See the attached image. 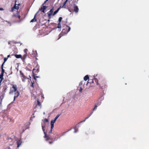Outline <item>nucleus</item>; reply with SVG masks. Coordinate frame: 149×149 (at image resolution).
<instances>
[{"label":"nucleus","mask_w":149,"mask_h":149,"mask_svg":"<svg viewBox=\"0 0 149 149\" xmlns=\"http://www.w3.org/2000/svg\"><path fill=\"white\" fill-rule=\"evenodd\" d=\"M62 36V35H61V34H60L59 35V38H58V39H60V38H61V37Z\"/></svg>","instance_id":"obj_36"},{"label":"nucleus","mask_w":149,"mask_h":149,"mask_svg":"<svg viewBox=\"0 0 149 149\" xmlns=\"http://www.w3.org/2000/svg\"><path fill=\"white\" fill-rule=\"evenodd\" d=\"M17 2V1L16 0L15 1V4L14 6L13 7L12 9H18L19 8V7L18 6H16V2Z\"/></svg>","instance_id":"obj_21"},{"label":"nucleus","mask_w":149,"mask_h":149,"mask_svg":"<svg viewBox=\"0 0 149 149\" xmlns=\"http://www.w3.org/2000/svg\"><path fill=\"white\" fill-rule=\"evenodd\" d=\"M8 59L7 58H4V62L2 64L1 66V74H0V86L1 85V83L2 82V80L3 79V75L4 73L5 72V70L3 69V66L4 63Z\"/></svg>","instance_id":"obj_2"},{"label":"nucleus","mask_w":149,"mask_h":149,"mask_svg":"<svg viewBox=\"0 0 149 149\" xmlns=\"http://www.w3.org/2000/svg\"><path fill=\"white\" fill-rule=\"evenodd\" d=\"M8 149H10V148H9Z\"/></svg>","instance_id":"obj_47"},{"label":"nucleus","mask_w":149,"mask_h":149,"mask_svg":"<svg viewBox=\"0 0 149 149\" xmlns=\"http://www.w3.org/2000/svg\"><path fill=\"white\" fill-rule=\"evenodd\" d=\"M47 7L46 6L42 5L41 8L39 9V10L41 11L42 12L45 13V10L47 8Z\"/></svg>","instance_id":"obj_12"},{"label":"nucleus","mask_w":149,"mask_h":149,"mask_svg":"<svg viewBox=\"0 0 149 149\" xmlns=\"http://www.w3.org/2000/svg\"><path fill=\"white\" fill-rule=\"evenodd\" d=\"M1 135L0 134V137H1Z\"/></svg>","instance_id":"obj_46"},{"label":"nucleus","mask_w":149,"mask_h":149,"mask_svg":"<svg viewBox=\"0 0 149 149\" xmlns=\"http://www.w3.org/2000/svg\"><path fill=\"white\" fill-rule=\"evenodd\" d=\"M44 122H48V120L47 119L45 118L44 120Z\"/></svg>","instance_id":"obj_35"},{"label":"nucleus","mask_w":149,"mask_h":149,"mask_svg":"<svg viewBox=\"0 0 149 149\" xmlns=\"http://www.w3.org/2000/svg\"><path fill=\"white\" fill-rule=\"evenodd\" d=\"M82 82H80L79 84V85H80L81 84H82Z\"/></svg>","instance_id":"obj_42"},{"label":"nucleus","mask_w":149,"mask_h":149,"mask_svg":"<svg viewBox=\"0 0 149 149\" xmlns=\"http://www.w3.org/2000/svg\"><path fill=\"white\" fill-rule=\"evenodd\" d=\"M54 11V8H53L47 13V14L48 15V17L49 19L51 18L52 15H53Z\"/></svg>","instance_id":"obj_8"},{"label":"nucleus","mask_w":149,"mask_h":149,"mask_svg":"<svg viewBox=\"0 0 149 149\" xmlns=\"http://www.w3.org/2000/svg\"><path fill=\"white\" fill-rule=\"evenodd\" d=\"M70 28L68 26H67L65 29H64L63 30L62 32L65 34H67L70 31Z\"/></svg>","instance_id":"obj_9"},{"label":"nucleus","mask_w":149,"mask_h":149,"mask_svg":"<svg viewBox=\"0 0 149 149\" xmlns=\"http://www.w3.org/2000/svg\"><path fill=\"white\" fill-rule=\"evenodd\" d=\"M16 143L17 145V148H18L21 145L22 141L20 140H18L17 141Z\"/></svg>","instance_id":"obj_15"},{"label":"nucleus","mask_w":149,"mask_h":149,"mask_svg":"<svg viewBox=\"0 0 149 149\" xmlns=\"http://www.w3.org/2000/svg\"><path fill=\"white\" fill-rule=\"evenodd\" d=\"M58 28H60L61 27V23L59 22V23L58 24Z\"/></svg>","instance_id":"obj_34"},{"label":"nucleus","mask_w":149,"mask_h":149,"mask_svg":"<svg viewBox=\"0 0 149 149\" xmlns=\"http://www.w3.org/2000/svg\"><path fill=\"white\" fill-rule=\"evenodd\" d=\"M78 0H77V2H76V3H78Z\"/></svg>","instance_id":"obj_43"},{"label":"nucleus","mask_w":149,"mask_h":149,"mask_svg":"<svg viewBox=\"0 0 149 149\" xmlns=\"http://www.w3.org/2000/svg\"><path fill=\"white\" fill-rule=\"evenodd\" d=\"M61 7V6H60L59 8H58V9L55 11L53 12V16H54L59 11V10L60 9Z\"/></svg>","instance_id":"obj_20"},{"label":"nucleus","mask_w":149,"mask_h":149,"mask_svg":"<svg viewBox=\"0 0 149 149\" xmlns=\"http://www.w3.org/2000/svg\"><path fill=\"white\" fill-rule=\"evenodd\" d=\"M97 106H98L97 105H96V104H95L94 108L93 109V111H94L95 110L97 109Z\"/></svg>","instance_id":"obj_29"},{"label":"nucleus","mask_w":149,"mask_h":149,"mask_svg":"<svg viewBox=\"0 0 149 149\" xmlns=\"http://www.w3.org/2000/svg\"><path fill=\"white\" fill-rule=\"evenodd\" d=\"M68 0H66L63 3V6L61 8H65L66 7V6H65V4H66V2Z\"/></svg>","instance_id":"obj_26"},{"label":"nucleus","mask_w":149,"mask_h":149,"mask_svg":"<svg viewBox=\"0 0 149 149\" xmlns=\"http://www.w3.org/2000/svg\"><path fill=\"white\" fill-rule=\"evenodd\" d=\"M14 100H15V99L17 98L19 95V93L18 90L15 92H14Z\"/></svg>","instance_id":"obj_13"},{"label":"nucleus","mask_w":149,"mask_h":149,"mask_svg":"<svg viewBox=\"0 0 149 149\" xmlns=\"http://www.w3.org/2000/svg\"><path fill=\"white\" fill-rule=\"evenodd\" d=\"M20 74L21 75V78L22 81L23 82H25L26 81V80L27 79H29L26 77L24 75L23 73H21L20 72Z\"/></svg>","instance_id":"obj_10"},{"label":"nucleus","mask_w":149,"mask_h":149,"mask_svg":"<svg viewBox=\"0 0 149 149\" xmlns=\"http://www.w3.org/2000/svg\"><path fill=\"white\" fill-rule=\"evenodd\" d=\"M55 122V121L53 120H52L51 121V130L49 132V134L51 133L52 132V130L54 127V124Z\"/></svg>","instance_id":"obj_11"},{"label":"nucleus","mask_w":149,"mask_h":149,"mask_svg":"<svg viewBox=\"0 0 149 149\" xmlns=\"http://www.w3.org/2000/svg\"><path fill=\"white\" fill-rule=\"evenodd\" d=\"M98 81V79L96 78H94L92 79L88 80V82L86 84V85L88 83H90V84L91 85V86H94V85L93 84L94 83V82L96 83L97 85H98L99 83Z\"/></svg>","instance_id":"obj_4"},{"label":"nucleus","mask_w":149,"mask_h":149,"mask_svg":"<svg viewBox=\"0 0 149 149\" xmlns=\"http://www.w3.org/2000/svg\"><path fill=\"white\" fill-rule=\"evenodd\" d=\"M10 55H8L7 57V58H8L10 57Z\"/></svg>","instance_id":"obj_41"},{"label":"nucleus","mask_w":149,"mask_h":149,"mask_svg":"<svg viewBox=\"0 0 149 149\" xmlns=\"http://www.w3.org/2000/svg\"><path fill=\"white\" fill-rule=\"evenodd\" d=\"M39 71V66L38 64L37 63L36 67L34 68L32 71V73L33 74L35 73H38Z\"/></svg>","instance_id":"obj_7"},{"label":"nucleus","mask_w":149,"mask_h":149,"mask_svg":"<svg viewBox=\"0 0 149 149\" xmlns=\"http://www.w3.org/2000/svg\"><path fill=\"white\" fill-rule=\"evenodd\" d=\"M93 112H92L91 113H90V115L88 116L84 120H83V121H81V122H84L85 121V120H86L88 118H89V117L93 113Z\"/></svg>","instance_id":"obj_24"},{"label":"nucleus","mask_w":149,"mask_h":149,"mask_svg":"<svg viewBox=\"0 0 149 149\" xmlns=\"http://www.w3.org/2000/svg\"><path fill=\"white\" fill-rule=\"evenodd\" d=\"M14 56L17 58H22V56L20 54H15Z\"/></svg>","instance_id":"obj_22"},{"label":"nucleus","mask_w":149,"mask_h":149,"mask_svg":"<svg viewBox=\"0 0 149 149\" xmlns=\"http://www.w3.org/2000/svg\"><path fill=\"white\" fill-rule=\"evenodd\" d=\"M13 17H16L18 18L19 20H21L20 19V17H21L19 15V13H17V14H14L13 15Z\"/></svg>","instance_id":"obj_17"},{"label":"nucleus","mask_w":149,"mask_h":149,"mask_svg":"<svg viewBox=\"0 0 149 149\" xmlns=\"http://www.w3.org/2000/svg\"><path fill=\"white\" fill-rule=\"evenodd\" d=\"M27 56V53L25 54L21 58L23 61H24Z\"/></svg>","instance_id":"obj_19"},{"label":"nucleus","mask_w":149,"mask_h":149,"mask_svg":"<svg viewBox=\"0 0 149 149\" xmlns=\"http://www.w3.org/2000/svg\"><path fill=\"white\" fill-rule=\"evenodd\" d=\"M60 114H58L56 117L54 119V120H54L55 122L56 121L57 119L60 116Z\"/></svg>","instance_id":"obj_27"},{"label":"nucleus","mask_w":149,"mask_h":149,"mask_svg":"<svg viewBox=\"0 0 149 149\" xmlns=\"http://www.w3.org/2000/svg\"><path fill=\"white\" fill-rule=\"evenodd\" d=\"M107 85L106 82L104 80H102L100 84V87L102 89H103L106 88Z\"/></svg>","instance_id":"obj_5"},{"label":"nucleus","mask_w":149,"mask_h":149,"mask_svg":"<svg viewBox=\"0 0 149 149\" xmlns=\"http://www.w3.org/2000/svg\"><path fill=\"white\" fill-rule=\"evenodd\" d=\"M28 51V50L27 49H25L24 50V52L25 54L27 53V52Z\"/></svg>","instance_id":"obj_33"},{"label":"nucleus","mask_w":149,"mask_h":149,"mask_svg":"<svg viewBox=\"0 0 149 149\" xmlns=\"http://www.w3.org/2000/svg\"><path fill=\"white\" fill-rule=\"evenodd\" d=\"M103 98L102 99V97L100 98H99L97 101V103L96 104L97 105V106L100 105L101 103V102Z\"/></svg>","instance_id":"obj_14"},{"label":"nucleus","mask_w":149,"mask_h":149,"mask_svg":"<svg viewBox=\"0 0 149 149\" xmlns=\"http://www.w3.org/2000/svg\"><path fill=\"white\" fill-rule=\"evenodd\" d=\"M48 1V0H46V1H45L44 3L42 4V6L45 3Z\"/></svg>","instance_id":"obj_37"},{"label":"nucleus","mask_w":149,"mask_h":149,"mask_svg":"<svg viewBox=\"0 0 149 149\" xmlns=\"http://www.w3.org/2000/svg\"><path fill=\"white\" fill-rule=\"evenodd\" d=\"M7 88V86H6V85L5 86H4L2 89V91L3 92H4V93H5L6 92V90Z\"/></svg>","instance_id":"obj_23"},{"label":"nucleus","mask_w":149,"mask_h":149,"mask_svg":"<svg viewBox=\"0 0 149 149\" xmlns=\"http://www.w3.org/2000/svg\"><path fill=\"white\" fill-rule=\"evenodd\" d=\"M77 131V130L76 128H75V131L74 132L76 133Z\"/></svg>","instance_id":"obj_39"},{"label":"nucleus","mask_w":149,"mask_h":149,"mask_svg":"<svg viewBox=\"0 0 149 149\" xmlns=\"http://www.w3.org/2000/svg\"><path fill=\"white\" fill-rule=\"evenodd\" d=\"M42 130L43 131L44 134H45L44 138L46 139V140L48 142L49 144H52L53 143V141H54V140L51 141H49V140H53V138L52 137L49 135H47V133L45 132V126L42 125Z\"/></svg>","instance_id":"obj_1"},{"label":"nucleus","mask_w":149,"mask_h":149,"mask_svg":"<svg viewBox=\"0 0 149 149\" xmlns=\"http://www.w3.org/2000/svg\"><path fill=\"white\" fill-rule=\"evenodd\" d=\"M38 13V12L36 14H35V15H34V18L30 21L31 22H36L37 21V20H36V15H37V14Z\"/></svg>","instance_id":"obj_16"},{"label":"nucleus","mask_w":149,"mask_h":149,"mask_svg":"<svg viewBox=\"0 0 149 149\" xmlns=\"http://www.w3.org/2000/svg\"><path fill=\"white\" fill-rule=\"evenodd\" d=\"M11 87L10 88L9 94H13L14 92H15L17 90V87L16 84H11Z\"/></svg>","instance_id":"obj_3"},{"label":"nucleus","mask_w":149,"mask_h":149,"mask_svg":"<svg viewBox=\"0 0 149 149\" xmlns=\"http://www.w3.org/2000/svg\"><path fill=\"white\" fill-rule=\"evenodd\" d=\"M89 79V76L88 75H86L84 77V80L86 81Z\"/></svg>","instance_id":"obj_25"},{"label":"nucleus","mask_w":149,"mask_h":149,"mask_svg":"<svg viewBox=\"0 0 149 149\" xmlns=\"http://www.w3.org/2000/svg\"><path fill=\"white\" fill-rule=\"evenodd\" d=\"M4 94L0 96V107L2 105V101L4 98Z\"/></svg>","instance_id":"obj_18"},{"label":"nucleus","mask_w":149,"mask_h":149,"mask_svg":"<svg viewBox=\"0 0 149 149\" xmlns=\"http://www.w3.org/2000/svg\"><path fill=\"white\" fill-rule=\"evenodd\" d=\"M74 10H72V9H70V8H69L68 9L69 11L70 12H74L76 13H78L79 10V8H78V7L75 4L74 5Z\"/></svg>","instance_id":"obj_6"},{"label":"nucleus","mask_w":149,"mask_h":149,"mask_svg":"<svg viewBox=\"0 0 149 149\" xmlns=\"http://www.w3.org/2000/svg\"><path fill=\"white\" fill-rule=\"evenodd\" d=\"M4 9L3 8H0V10H3Z\"/></svg>","instance_id":"obj_38"},{"label":"nucleus","mask_w":149,"mask_h":149,"mask_svg":"<svg viewBox=\"0 0 149 149\" xmlns=\"http://www.w3.org/2000/svg\"><path fill=\"white\" fill-rule=\"evenodd\" d=\"M29 78H31V77H30V76H29Z\"/></svg>","instance_id":"obj_45"},{"label":"nucleus","mask_w":149,"mask_h":149,"mask_svg":"<svg viewBox=\"0 0 149 149\" xmlns=\"http://www.w3.org/2000/svg\"><path fill=\"white\" fill-rule=\"evenodd\" d=\"M34 81L31 82V86L33 88H34Z\"/></svg>","instance_id":"obj_28"},{"label":"nucleus","mask_w":149,"mask_h":149,"mask_svg":"<svg viewBox=\"0 0 149 149\" xmlns=\"http://www.w3.org/2000/svg\"><path fill=\"white\" fill-rule=\"evenodd\" d=\"M82 88H80V90H79V91H80V92H81V91H82Z\"/></svg>","instance_id":"obj_40"},{"label":"nucleus","mask_w":149,"mask_h":149,"mask_svg":"<svg viewBox=\"0 0 149 149\" xmlns=\"http://www.w3.org/2000/svg\"><path fill=\"white\" fill-rule=\"evenodd\" d=\"M35 74H33V79H34L36 81V77H35Z\"/></svg>","instance_id":"obj_32"},{"label":"nucleus","mask_w":149,"mask_h":149,"mask_svg":"<svg viewBox=\"0 0 149 149\" xmlns=\"http://www.w3.org/2000/svg\"><path fill=\"white\" fill-rule=\"evenodd\" d=\"M62 19V18L61 17H59V18L58 19V21L60 23L61 22Z\"/></svg>","instance_id":"obj_31"},{"label":"nucleus","mask_w":149,"mask_h":149,"mask_svg":"<svg viewBox=\"0 0 149 149\" xmlns=\"http://www.w3.org/2000/svg\"><path fill=\"white\" fill-rule=\"evenodd\" d=\"M35 77H36V78H38L39 77L38 76H35Z\"/></svg>","instance_id":"obj_44"},{"label":"nucleus","mask_w":149,"mask_h":149,"mask_svg":"<svg viewBox=\"0 0 149 149\" xmlns=\"http://www.w3.org/2000/svg\"><path fill=\"white\" fill-rule=\"evenodd\" d=\"M37 104L39 106H40L41 105L40 102L38 100H37Z\"/></svg>","instance_id":"obj_30"}]
</instances>
